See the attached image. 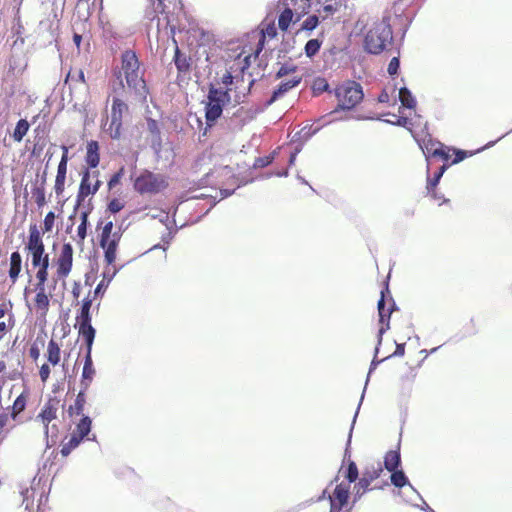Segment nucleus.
Segmentation results:
<instances>
[{
    "label": "nucleus",
    "instance_id": "49530a36",
    "mask_svg": "<svg viewBox=\"0 0 512 512\" xmlns=\"http://www.w3.org/2000/svg\"><path fill=\"white\" fill-rule=\"evenodd\" d=\"M452 153L455 157L450 163H448L449 166L452 164H457V163L463 161L465 158L473 155V152H469V151H465V150H456V149H452Z\"/></svg>",
    "mask_w": 512,
    "mask_h": 512
},
{
    "label": "nucleus",
    "instance_id": "a211bd4d",
    "mask_svg": "<svg viewBox=\"0 0 512 512\" xmlns=\"http://www.w3.org/2000/svg\"><path fill=\"white\" fill-rule=\"evenodd\" d=\"M62 150H63V154H62L61 160L58 164L57 174H56V178H55V185H54L55 193L58 196L62 195L65 190L67 164L69 161L68 147L63 145Z\"/></svg>",
    "mask_w": 512,
    "mask_h": 512
},
{
    "label": "nucleus",
    "instance_id": "c9c22d12",
    "mask_svg": "<svg viewBox=\"0 0 512 512\" xmlns=\"http://www.w3.org/2000/svg\"><path fill=\"white\" fill-rule=\"evenodd\" d=\"M85 83V75L82 69L70 68L65 78V83Z\"/></svg>",
    "mask_w": 512,
    "mask_h": 512
},
{
    "label": "nucleus",
    "instance_id": "4468645a",
    "mask_svg": "<svg viewBox=\"0 0 512 512\" xmlns=\"http://www.w3.org/2000/svg\"><path fill=\"white\" fill-rule=\"evenodd\" d=\"M73 247L70 243H64L56 260V276L65 281L73 267Z\"/></svg>",
    "mask_w": 512,
    "mask_h": 512
},
{
    "label": "nucleus",
    "instance_id": "13d9d810",
    "mask_svg": "<svg viewBox=\"0 0 512 512\" xmlns=\"http://www.w3.org/2000/svg\"><path fill=\"white\" fill-rule=\"evenodd\" d=\"M405 353V344H397L396 350L393 355L403 356Z\"/></svg>",
    "mask_w": 512,
    "mask_h": 512
},
{
    "label": "nucleus",
    "instance_id": "a878e982",
    "mask_svg": "<svg viewBox=\"0 0 512 512\" xmlns=\"http://www.w3.org/2000/svg\"><path fill=\"white\" fill-rule=\"evenodd\" d=\"M46 358H47V361L50 364H52L53 366H56L60 363L61 349H60L59 344L54 339H51L48 342L47 349H46Z\"/></svg>",
    "mask_w": 512,
    "mask_h": 512
},
{
    "label": "nucleus",
    "instance_id": "5fc2aeb1",
    "mask_svg": "<svg viewBox=\"0 0 512 512\" xmlns=\"http://www.w3.org/2000/svg\"><path fill=\"white\" fill-rule=\"evenodd\" d=\"M398 69H399V59L397 57H393L388 64L387 71L390 75H395V74H397Z\"/></svg>",
    "mask_w": 512,
    "mask_h": 512
},
{
    "label": "nucleus",
    "instance_id": "774afa93",
    "mask_svg": "<svg viewBox=\"0 0 512 512\" xmlns=\"http://www.w3.org/2000/svg\"><path fill=\"white\" fill-rule=\"evenodd\" d=\"M84 299H92L93 302L96 298H93V291L90 290Z\"/></svg>",
    "mask_w": 512,
    "mask_h": 512
},
{
    "label": "nucleus",
    "instance_id": "9d476101",
    "mask_svg": "<svg viewBox=\"0 0 512 512\" xmlns=\"http://www.w3.org/2000/svg\"><path fill=\"white\" fill-rule=\"evenodd\" d=\"M99 171L85 169L81 174V181L76 195V207L81 206L87 197L97 193L102 185Z\"/></svg>",
    "mask_w": 512,
    "mask_h": 512
},
{
    "label": "nucleus",
    "instance_id": "e433bc0d",
    "mask_svg": "<svg viewBox=\"0 0 512 512\" xmlns=\"http://www.w3.org/2000/svg\"><path fill=\"white\" fill-rule=\"evenodd\" d=\"M383 472V469L380 464L377 466H371L367 467L362 476L367 478L371 483L380 477L381 473Z\"/></svg>",
    "mask_w": 512,
    "mask_h": 512
},
{
    "label": "nucleus",
    "instance_id": "69168bd1",
    "mask_svg": "<svg viewBox=\"0 0 512 512\" xmlns=\"http://www.w3.org/2000/svg\"><path fill=\"white\" fill-rule=\"evenodd\" d=\"M440 143L439 142H432V141H429L427 144H425V147L428 146L430 150H434L437 145H439Z\"/></svg>",
    "mask_w": 512,
    "mask_h": 512
},
{
    "label": "nucleus",
    "instance_id": "7c9ffc66",
    "mask_svg": "<svg viewBox=\"0 0 512 512\" xmlns=\"http://www.w3.org/2000/svg\"><path fill=\"white\" fill-rule=\"evenodd\" d=\"M30 124L26 119H20L13 131L12 137L14 141L21 142L24 136L28 133Z\"/></svg>",
    "mask_w": 512,
    "mask_h": 512
},
{
    "label": "nucleus",
    "instance_id": "338daca9",
    "mask_svg": "<svg viewBox=\"0 0 512 512\" xmlns=\"http://www.w3.org/2000/svg\"><path fill=\"white\" fill-rule=\"evenodd\" d=\"M323 10L328 14H332L334 11V8L332 5H326L323 7Z\"/></svg>",
    "mask_w": 512,
    "mask_h": 512
},
{
    "label": "nucleus",
    "instance_id": "f704fd0d",
    "mask_svg": "<svg viewBox=\"0 0 512 512\" xmlns=\"http://www.w3.org/2000/svg\"><path fill=\"white\" fill-rule=\"evenodd\" d=\"M449 167V164L442 165L438 172L435 173L433 178H429L427 181V192L428 193H434V190L437 188V185L440 181V178L442 177L443 173L446 171V169Z\"/></svg>",
    "mask_w": 512,
    "mask_h": 512
},
{
    "label": "nucleus",
    "instance_id": "20e7f679",
    "mask_svg": "<svg viewBox=\"0 0 512 512\" xmlns=\"http://www.w3.org/2000/svg\"><path fill=\"white\" fill-rule=\"evenodd\" d=\"M393 39L389 20L383 18L374 23L364 38V48L371 54L381 53Z\"/></svg>",
    "mask_w": 512,
    "mask_h": 512
},
{
    "label": "nucleus",
    "instance_id": "9b49d317",
    "mask_svg": "<svg viewBox=\"0 0 512 512\" xmlns=\"http://www.w3.org/2000/svg\"><path fill=\"white\" fill-rule=\"evenodd\" d=\"M123 94L116 95L113 98L111 107V121L107 128L112 139H119L122 135L123 115L128 112V105L121 98Z\"/></svg>",
    "mask_w": 512,
    "mask_h": 512
},
{
    "label": "nucleus",
    "instance_id": "3c124183",
    "mask_svg": "<svg viewBox=\"0 0 512 512\" xmlns=\"http://www.w3.org/2000/svg\"><path fill=\"white\" fill-rule=\"evenodd\" d=\"M392 116H393L394 120H387V122L392 123L397 126H402V127H407L408 125L411 124L410 119H408L407 117L397 116L394 114Z\"/></svg>",
    "mask_w": 512,
    "mask_h": 512
},
{
    "label": "nucleus",
    "instance_id": "f3484780",
    "mask_svg": "<svg viewBox=\"0 0 512 512\" xmlns=\"http://www.w3.org/2000/svg\"><path fill=\"white\" fill-rule=\"evenodd\" d=\"M350 498V485L349 483L338 484L333 494L329 497L330 499V512H342L343 509L348 505Z\"/></svg>",
    "mask_w": 512,
    "mask_h": 512
},
{
    "label": "nucleus",
    "instance_id": "b1692460",
    "mask_svg": "<svg viewBox=\"0 0 512 512\" xmlns=\"http://www.w3.org/2000/svg\"><path fill=\"white\" fill-rule=\"evenodd\" d=\"M22 269V257L18 251L12 252L10 255L9 278L11 282L16 283Z\"/></svg>",
    "mask_w": 512,
    "mask_h": 512
},
{
    "label": "nucleus",
    "instance_id": "4d7b16f0",
    "mask_svg": "<svg viewBox=\"0 0 512 512\" xmlns=\"http://www.w3.org/2000/svg\"><path fill=\"white\" fill-rule=\"evenodd\" d=\"M9 415L6 413H0V429H3L8 425Z\"/></svg>",
    "mask_w": 512,
    "mask_h": 512
},
{
    "label": "nucleus",
    "instance_id": "bf43d9fd",
    "mask_svg": "<svg viewBox=\"0 0 512 512\" xmlns=\"http://www.w3.org/2000/svg\"><path fill=\"white\" fill-rule=\"evenodd\" d=\"M73 41H74L75 45L77 46V48H79L81 45L82 36L80 34L74 33Z\"/></svg>",
    "mask_w": 512,
    "mask_h": 512
},
{
    "label": "nucleus",
    "instance_id": "6ab92c4d",
    "mask_svg": "<svg viewBox=\"0 0 512 512\" xmlns=\"http://www.w3.org/2000/svg\"><path fill=\"white\" fill-rule=\"evenodd\" d=\"M59 403L60 401L56 397L49 398L37 416V418L40 419L45 426L46 431L48 430V424L57 418Z\"/></svg>",
    "mask_w": 512,
    "mask_h": 512
},
{
    "label": "nucleus",
    "instance_id": "052dcab7",
    "mask_svg": "<svg viewBox=\"0 0 512 512\" xmlns=\"http://www.w3.org/2000/svg\"><path fill=\"white\" fill-rule=\"evenodd\" d=\"M378 100H379V102H382V103H384V102H388V101H389V95H388V93H387V92H385V91H383V92L379 95Z\"/></svg>",
    "mask_w": 512,
    "mask_h": 512
},
{
    "label": "nucleus",
    "instance_id": "423d86ee",
    "mask_svg": "<svg viewBox=\"0 0 512 512\" xmlns=\"http://www.w3.org/2000/svg\"><path fill=\"white\" fill-rule=\"evenodd\" d=\"M168 187L167 177L145 170L134 182V188L140 194H157Z\"/></svg>",
    "mask_w": 512,
    "mask_h": 512
},
{
    "label": "nucleus",
    "instance_id": "f257e3e1",
    "mask_svg": "<svg viewBox=\"0 0 512 512\" xmlns=\"http://www.w3.org/2000/svg\"><path fill=\"white\" fill-rule=\"evenodd\" d=\"M114 74L119 80L117 84L112 85V92L115 95H121L125 92L123 82L125 80L128 91L131 92L137 100L146 102L149 89L144 79L145 69L142 67L135 51L126 50L122 53L121 66Z\"/></svg>",
    "mask_w": 512,
    "mask_h": 512
},
{
    "label": "nucleus",
    "instance_id": "79ce46f5",
    "mask_svg": "<svg viewBox=\"0 0 512 512\" xmlns=\"http://www.w3.org/2000/svg\"><path fill=\"white\" fill-rule=\"evenodd\" d=\"M54 222H55V213L50 211L46 214L45 218H44V222H43V230H42V235L44 233H47V232H50L53 227H54Z\"/></svg>",
    "mask_w": 512,
    "mask_h": 512
},
{
    "label": "nucleus",
    "instance_id": "ddd939ff",
    "mask_svg": "<svg viewBox=\"0 0 512 512\" xmlns=\"http://www.w3.org/2000/svg\"><path fill=\"white\" fill-rule=\"evenodd\" d=\"M389 293L388 286L381 291V297L378 301V314H379V330H378V342L381 343L383 334L389 330L390 317L392 312L395 310L396 305L394 300L390 297L386 300L385 293Z\"/></svg>",
    "mask_w": 512,
    "mask_h": 512
},
{
    "label": "nucleus",
    "instance_id": "8fccbe9b",
    "mask_svg": "<svg viewBox=\"0 0 512 512\" xmlns=\"http://www.w3.org/2000/svg\"><path fill=\"white\" fill-rule=\"evenodd\" d=\"M123 208H124V203L118 198H114L108 203V210L111 213L115 214V213L121 211Z\"/></svg>",
    "mask_w": 512,
    "mask_h": 512
},
{
    "label": "nucleus",
    "instance_id": "2eb2a0df",
    "mask_svg": "<svg viewBox=\"0 0 512 512\" xmlns=\"http://www.w3.org/2000/svg\"><path fill=\"white\" fill-rule=\"evenodd\" d=\"M94 340H88L85 341L86 345V351L84 356V365L82 369L81 379H80V388L83 390H88L91 383L94 380V377L96 375V369L93 365L92 360V346H93Z\"/></svg>",
    "mask_w": 512,
    "mask_h": 512
},
{
    "label": "nucleus",
    "instance_id": "412c9836",
    "mask_svg": "<svg viewBox=\"0 0 512 512\" xmlns=\"http://www.w3.org/2000/svg\"><path fill=\"white\" fill-rule=\"evenodd\" d=\"M86 392L87 390H83L82 388H80V391L76 396L74 404L69 406L67 412L71 419L79 416H81V418L86 417L83 413L86 404Z\"/></svg>",
    "mask_w": 512,
    "mask_h": 512
},
{
    "label": "nucleus",
    "instance_id": "6e6d98bb",
    "mask_svg": "<svg viewBox=\"0 0 512 512\" xmlns=\"http://www.w3.org/2000/svg\"><path fill=\"white\" fill-rule=\"evenodd\" d=\"M72 295L75 300L78 301L79 297L81 296V283L75 281L72 286Z\"/></svg>",
    "mask_w": 512,
    "mask_h": 512
},
{
    "label": "nucleus",
    "instance_id": "c756f323",
    "mask_svg": "<svg viewBox=\"0 0 512 512\" xmlns=\"http://www.w3.org/2000/svg\"><path fill=\"white\" fill-rule=\"evenodd\" d=\"M32 197L38 207H42L46 204L45 195V178L38 185H35L31 190Z\"/></svg>",
    "mask_w": 512,
    "mask_h": 512
},
{
    "label": "nucleus",
    "instance_id": "6e6552de",
    "mask_svg": "<svg viewBox=\"0 0 512 512\" xmlns=\"http://www.w3.org/2000/svg\"><path fill=\"white\" fill-rule=\"evenodd\" d=\"M74 423L75 428L73 429L70 437L61 445L60 453L63 457H67L74 449H76L80 443L88 437L91 431L92 420L90 417H82L78 422Z\"/></svg>",
    "mask_w": 512,
    "mask_h": 512
},
{
    "label": "nucleus",
    "instance_id": "f03ea898",
    "mask_svg": "<svg viewBox=\"0 0 512 512\" xmlns=\"http://www.w3.org/2000/svg\"><path fill=\"white\" fill-rule=\"evenodd\" d=\"M25 251L31 256L33 268H37L35 276L48 277L49 254L45 252V245L42 233L36 224L29 226L28 241L25 245Z\"/></svg>",
    "mask_w": 512,
    "mask_h": 512
},
{
    "label": "nucleus",
    "instance_id": "37998d69",
    "mask_svg": "<svg viewBox=\"0 0 512 512\" xmlns=\"http://www.w3.org/2000/svg\"><path fill=\"white\" fill-rule=\"evenodd\" d=\"M371 485V482L365 478V477H361L358 481V483L355 485V489H356V495L357 496H361L363 495L367 490H369V486Z\"/></svg>",
    "mask_w": 512,
    "mask_h": 512
},
{
    "label": "nucleus",
    "instance_id": "0e129e2a",
    "mask_svg": "<svg viewBox=\"0 0 512 512\" xmlns=\"http://www.w3.org/2000/svg\"><path fill=\"white\" fill-rule=\"evenodd\" d=\"M429 194H430V195H431L435 200H437V201H443V202L445 201V200L443 199V196H442V195H440V194L437 192V190H436V189L434 190V193H429Z\"/></svg>",
    "mask_w": 512,
    "mask_h": 512
},
{
    "label": "nucleus",
    "instance_id": "ea45409f",
    "mask_svg": "<svg viewBox=\"0 0 512 512\" xmlns=\"http://www.w3.org/2000/svg\"><path fill=\"white\" fill-rule=\"evenodd\" d=\"M321 45H322V42L320 40L310 39L309 41H307V43L305 45V54L308 57L315 56L319 52Z\"/></svg>",
    "mask_w": 512,
    "mask_h": 512
},
{
    "label": "nucleus",
    "instance_id": "e2e57ef3",
    "mask_svg": "<svg viewBox=\"0 0 512 512\" xmlns=\"http://www.w3.org/2000/svg\"><path fill=\"white\" fill-rule=\"evenodd\" d=\"M103 287V282L99 283L97 287L93 290V298H96L98 294L101 292Z\"/></svg>",
    "mask_w": 512,
    "mask_h": 512
},
{
    "label": "nucleus",
    "instance_id": "bb28decb",
    "mask_svg": "<svg viewBox=\"0 0 512 512\" xmlns=\"http://www.w3.org/2000/svg\"><path fill=\"white\" fill-rule=\"evenodd\" d=\"M174 63L179 73L186 74L190 71V58H187L185 54L181 53L177 46L175 49Z\"/></svg>",
    "mask_w": 512,
    "mask_h": 512
},
{
    "label": "nucleus",
    "instance_id": "473e14b6",
    "mask_svg": "<svg viewBox=\"0 0 512 512\" xmlns=\"http://www.w3.org/2000/svg\"><path fill=\"white\" fill-rule=\"evenodd\" d=\"M399 99L401 101V104L409 109H414L416 107V101L414 97L412 96L411 92L403 87L399 90Z\"/></svg>",
    "mask_w": 512,
    "mask_h": 512
},
{
    "label": "nucleus",
    "instance_id": "de8ad7c7",
    "mask_svg": "<svg viewBox=\"0 0 512 512\" xmlns=\"http://www.w3.org/2000/svg\"><path fill=\"white\" fill-rule=\"evenodd\" d=\"M124 171V167H121L116 173H114L111 176L107 184L109 190L114 189L120 183L122 177L124 176Z\"/></svg>",
    "mask_w": 512,
    "mask_h": 512
},
{
    "label": "nucleus",
    "instance_id": "4be33fe9",
    "mask_svg": "<svg viewBox=\"0 0 512 512\" xmlns=\"http://www.w3.org/2000/svg\"><path fill=\"white\" fill-rule=\"evenodd\" d=\"M85 162L88 165L87 169L96 168L100 162L99 144L95 140H91L87 143V150L85 156Z\"/></svg>",
    "mask_w": 512,
    "mask_h": 512
},
{
    "label": "nucleus",
    "instance_id": "4c0bfd02",
    "mask_svg": "<svg viewBox=\"0 0 512 512\" xmlns=\"http://www.w3.org/2000/svg\"><path fill=\"white\" fill-rule=\"evenodd\" d=\"M391 482L394 486L398 488H402L405 486L408 482L407 477L405 476L404 472L401 470H394L391 471Z\"/></svg>",
    "mask_w": 512,
    "mask_h": 512
},
{
    "label": "nucleus",
    "instance_id": "aec40b11",
    "mask_svg": "<svg viewBox=\"0 0 512 512\" xmlns=\"http://www.w3.org/2000/svg\"><path fill=\"white\" fill-rule=\"evenodd\" d=\"M302 78L300 76L294 75L287 81L281 82L278 87L274 90L271 98L268 100L267 105H271L274 103L277 99L282 97L285 93L290 91L292 88L296 87L300 84Z\"/></svg>",
    "mask_w": 512,
    "mask_h": 512
},
{
    "label": "nucleus",
    "instance_id": "2f4dec72",
    "mask_svg": "<svg viewBox=\"0 0 512 512\" xmlns=\"http://www.w3.org/2000/svg\"><path fill=\"white\" fill-rule=\"evenodd\" d=\"M293 11L290 8H286L282 11L278 18V26L282 31H287L291 22L293 21Z\"/></svg>",
    "mask_w": 512,
    "mask_h": 512
},
{
    "label": "nucleus",
    "instance_id": "5701e85b",
    "mask_svg": "<svg viewBox=\"0 0 512 512\" xmlns=\"http://www.w3.org/2000/svg\"><path fill=\"white\" fill-rule=\"evenodd\" d=\"M276 35H277V29H276L275 23L272 22V23L267 24L266 27L263 28L260 32L257 47H256L254 53L252 54V56L255 59L259 56L260 52L264 48L266 37L273 39L276 37Z\"/></svg>",
    "mask_w": 512,
    "mask_h": 512
},
{
    "label": "nucleus",
    "instance_id": "c03bdc74",
    "mask_svg": "<svg viewBox=\"0 0 512 512\" xmlns=\"http://www.w3.org/2000/svg\"><path fill=\"white\" fill-rule=\"evenodd\" d=\"M15 325V319L10 316V319L4 318L0 320V338L3 337Z\"/></svg>",
    "mask_w": 512,
    "mask_h": 512
},
{
    "label": "nucleus",
    "instance_id": "0eeeda50",
    "mask_svg": "<svg viewBox=\"0 0 512 512\" xmlns=\"http://www.w3.org/2000/svg\"><path fill=\"white\" fill-rule=\"evenodd\" d=\"M113 226L112 221L106 222L100 234V246L104 250V260L108 265L116 261L117 248L122 237L120 231H112Z\"/></svg>",
    "mask_w": 512,
    "mask_h": 512
},
{
    "label": "nucleus",
    "instance_id": "680f3d73",
    "mask_svg": "<svg viewBox=\"0 0 512 512\" xmlns=\"http://www.w3.org/2000/svg\"><path fill=\"white\" fill-rule=\"evenodd\" d=\"M30 357L36 360L39 357V350L36 347L30 349Z\"/></svg>",
    "mask_w": 512,
    "mask_h": 512
},
{
    "label": "nucleus",
    "instance_id": "09e8293b",
    "mask_svg": "<svg viewBox=\"0 0 512 512\" xmlns=\"http://www.w3.org/2000/svg\"><path fill=\"white\" fill-rule=\"evenodd\" d=\"M328 83L324 78H318L313 83V91L317 94L328 90Z\"/></svg>",
    "mask_w": 512,
    "mask_h": 512
},
{
    "label": "nucleus",
    "instance_id": "a18cd8bd",
    "mask_svg": "<svg viewBox=\"0 0 512 512\" xmlns=\"http://www.w3.org/2000/svg\"><path fill=\"white\" fill-rule=\"evenodd\" d=\"M319 18L316 15H310L302 23V29L306 31H312L317 27Z\"/></svg>",
    "mask_w": 512,
    "mask_h": 512
},
{
    "label": "nucleus",
    "instance_id": "1a4fd4ad",
    "mask_svg": "<svg viewBox=\"0 0 512 512\" xmlns=\"http://www.w3.org/2000/svg\"><path fill=\"white\" fill-rule=\"evenodd\" d=\"M230 100L228 90H221L213 86L208 93V102L206 104V120L209 125L215 122L222 114L225 102Z\"/></svg>",
    "mask_w": 512,
    "mask_h": 512
},
{
    "label": "nucleus",
    "instance_id": "393cba45",
    "mask_svg": "<svg viewBox=\"0 0 512 512\" xmlns=\"http://www.w3.org/2000/svg\"><path fill=\"white\" fill-rule=\"evenodd\" d=\"M29 393L27 391H23L13 402L10 408V418L13 421H17V418L20 413H22L27 405Z\"/></svg>",
    "mask_w": 512,
    "mask_h": 512
},
{
    "label": "nucleus",
    "instance_id": "a19ab883",
    "mask_svg": "<svg viewBox=\"0 0 512 512\" xmlns=\"http://www.w3.org/2000/svg\"><path fill=\"white\" fill-rule=\"evenodd\" d=\"M358 468L354 461H349L346 472H345V478L348 480L347 483L349 485L353 482H355L358 478Z\"/></svg>",
    "mask_w": 512,
    "mask_h": 512
},
{
    "label": "nucleus",
    "instance_id": "603ef678",
    "mask_svg": "<svg viewBox=\"0 0 512 512\" xmlns=\"http://www.w3.org/2000/svg\"><path fill=\"white\" fill-rule=\"evenodd\" d=\"M296 72V67L295 66H282L280 67V69L277 71L276 73V78H282L284 76H287V75H290V74H293Z\"/></svg>",
    "mask_w": 512,
    "mask_h": 512
},
{
    "label": "nucleus",
    "instance_id": "f8f14e48",
    "mask_svg": "<svg viewBox=\"0 0 512 512\" xmlns=\"http://www.w3.org/2000/svg\"><path fill=\"white\" fill-rule=\"evenodd\" d=\"M91 307L92 299H83L80 312L76 316V327L84 341L94 340L96 335V330L91 324Z\"/></svg>",
    "mask_w": 512,
    "mask_h": 512
},
{
    "label": "nucleus",
    "instance_id": "c85d7f7f",
    "mask_svg": "<svg viewBox=\"0 0 512 512\" xmlns=\"http://www.w3.org/2000/svg\"><path fill=\"white\" fill-rule=\"evenodd\" d=\"M401 458L399 451L390 450L385 454L384 466L388 471H394L400 465Z\"/></svg>",
    "mask_w": 512,
    "mask_h": 512
},
{
    "label": "nucleus",
    "instance_id": "7ed1b4c3",
    "mask_svg": "<svg viewBox=\"0 0 512 512\" xmlns=\"http://www.w3.org/2000/svg\"><path fill=\"white\" fill-rule=\"evenodd\" d=\"M36 282L32 288L24 289L26 305L31 312L41 317H46L50 308L51 292L47 291L46 282L48 277L35 276Z\"/></svg>",
    "mask_w": 512,
    "mask_h": 512
},
{
    "label": "nucleus",
    "instance_id": "58836bf2",
    "mask_svg": "<svg viewBox=\"0 0 512 512\" xmlns=\"http://www.w3.org/2000/svg\"><path fill=\"white\" fill-rule=\"evenodd\" d=\"M10 316L14 318L12 302L10 300L0 301V320L4 318L10 319Z\"/></svg>",
    "mask_w": 512,
    "mask_h": 512
},
{
    "label": "nucleus",
    "instance_id": "72a5a7b5",
    "mask_svg": "<svg viewBox=\"0 0 512 512\" xmlns=\"http://www.w3.org/2000/svg\"><path fill=\"white\" fill-rule=\"evenodd\" d=\"M88 211H83L80 215L81 223L77 228L78 243H83L87 236Z\"/></svg>",
    "mask_w": 512,
    "mask_h": 512
},
{
    "label": "nucleus",
    "instance_id": "39448f33",
    "mask_svg": "<svg viewBox=\"0 0 512 512\" xmlns=\"http://www.w3.org/2000/svg\"><path fill=\"white\" fill-rule=\"evenodd\" d=\"M334 92L338 101L336 111L353 109L362 101L364 96L362 86L351 80L339 84Z\"/></svg>",
    "mask_w": 512,
    "mask_h": 512
},
{
    "label": "nucleus",
    "instance_id": "864d4df0",
    "mask_svg": "<svg viewBox=\"0 0 512 512\" xmlns=\"http://www.w3.org/2000/svg\"><path fill=\"white\" fill-rule=\"evenodd\" d=\"M50 373H51V370H50V367L48 364L45 363L40 367L39 376L43 383H45L49 379Z\"/></svg>",
    "mask_w": 512,
    "mask_h": 512
},
{
    "label": "nucleus",
    "instance_id": "cd10ccee",
    "mask_svg": "<svg viewBox=\"0 0 512 512\" xmlns=\"http://www.w3.org/2000/svg\"><path fill=\"white\" fill-rule=\"evenodd\" d=\"M426 153L429 156L440 158L445 162H449L453 156L452 149L444 146L443 144L437 145L434 150H430L429 147L426 146Z\"/></svg>",
    "mask_w": 512,
    "mask_h": 512
},
{
    "label": "nucleus",
    "instance_id": "dca6fc26",
    "mask_svg": "<svg viewBox=\"0 0 512 512\" xmlns=\"http://www.w3.org/2000/svg\"><path fill=\"white\" fill-rule=\"evenodd\" d=\"M252 58V54L249 53L243 56V53H240L232 65L229 66V70H227L223 76L221 77V83L227 88L226 90H230L228 86L233 83L234 76L232 75L234 72L239 71L241 74L245 72L250 67V60Z\"/></svg>",
    "mask_w": 512,
    "mask_h": 512
}]
</instances>
